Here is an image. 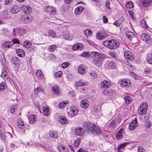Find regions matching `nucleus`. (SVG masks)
<instances>
[{"instance_id":"f257e3e1","label":"nucleus","mask_w":152,"mask_h":152,"mask_svg":"<svg viewBox=\"0 0 152 152\" xmlns=\"http://www.w3.org/2000/svg\"><path fill=\"white\" fill-rule=\"evenodd\" d=\"M83 127L88 133L93 134L94 132L96 125L91 123H84L83 124Z\"/></svg>"},{"instance_id":"f03ea898","label":"nucleus","mask_w":152,"mask_h":152,"mask_svg":"<svg viewBox=\"0 0 152 152\" xmlns=\"http://www.w3.org/2000/svg\"><path fill=\"white\" fill-rule=\"evenodd\" d=\"M148 108V104L146 102H142L139 107L138 114L141 115H144L146 113Z\"/></svg>"},{"instance_id":"7ed1b4c3","label":"nucleus","mask_w":152,"mask_h":152,"mask_svg":"<svg viewBox=\"0 0 152 152\" xmlns=\"http://www.w3.org/2000/svg\"><path fill=\"white\" fill-rule=\"evenodd\" d=\"M124 54L125 58L127 60L132 61L134 59V55L129 50H125L124 51Z\"/></svg>"},{"instance_id":"20e7f679","label":"nucleus","mask_w":152,"mask_h":152,"mask_svg":"<svg viewBox=\"0 0 152 152\" xmlns=\"http://www.w3.org/2000/svg\"><path fill=\"white\" fill-rule=\"evenodd\" d=\"M90 56L94 58H96L100 60H102L104 57V55L99 52H92L90 53Z\"/></svg>"},{"instance_id":"39448f33","label":"nucleus","mask_w":152,"mask_h":152,"mask_svg":"<svg viewBox=\"0 0 152 152\" xmlns=\"http://www.w3.org/2000/svg\"><path fill=\"white\" fill-rule=\"evenodd\" d=\"M119 44V42L117 40H110L109 48L110 49H115L118 47Z\"/></svg>"},{"instance_id":"423d86ee","label":"nucleus","mask_w":152,"mask_h":152,"mask_svg":"<svg viewBox=\"0 0 152 152\" xmlns=\"http://www.w3.org/2000/svg\"><path fill=\"white\" fill-rule=\"evenodd\" d=\"M86 130L84 128L83 129L81 127H77L76 128L75 130V134L79 136L83 135L85 132Z\"/></svg>"},{"instance_id":"0eeeda50","label":"nucleus","mask_w":152,"mask_h":152,"mask_svg":"<svg viewBox=\"0 0 152 152\" xmlns=\"http://www.w3.org/2000/svg\"><path fill=\"white\" fill-rule=\"evenodd\" d=\"M45 10L46 12L52 15H55L56 14V9L55 8L53 7L48 6L45 8Z\"/></svg>"},{"instance_id":"6e6552de","label":"nucleus","mask_w":152,"mask_h":152,"mask_svg":"<svg viewBox=\"0 0 152 152\" xmlns=\"http://www.w3.org/2000/svg\"><path fill=\"white\" fill-rule=\"evenodd\" d=\"M119 83L121 86L126 88L129 87L131 85L129 80L125 79L121 80L119 81Z\"/></svg>"},{"instance_id":"1a4fd4ad","label":"nucleus","mask_w":152,"mask_h":152,"mask_svg":"<svg viewBox=\"0 0 152 152\" xmlns=\"http://www.w3.org/2000/svg\"><path fill=\"white\" fill-rule=\"evenodd\" d=\"M137 118H136L134 119L129 124V127L130 130H134L137 126Z\"/></svg>"},{"instance_id":"9d476101","label":"nucleus","mask_w":152,"mask_h":152,"mask_svg":"<svg viewBox=\"0 0 152 152\" xmlns=\"http://www.w3.org/2000/svg\"><path fill=\"white\" fill-rule=\"evenodd\" d=\"M51 89L53 94L57 95L60 94V91L59 87L57 85H54L51 87Z\"/></svg>"},{"instance_id":"9b49d317","label":"nucleus","mask_w":152,"mask_h":152,"mask_svg":"<svg viewBox=\"0 0 152 152\" xmlns=\"http://www.w3.org/2000/svg\"><path fill=\"white\" fill-rule=\"evenodd\" d=\"M141 37L143 40L147 43H149L151 41L150 37L146 34H142L141 35Z\"/></svg>"},{"instance_id":"f8f14e48","label":"nucleus","mask_w":152,"mask_h":152,"mask_svg":"<svg viewBox=\"0 0 152 152\" xmlns=\"http://www.w3.org/2000/svg\"><path fill=\"white\" fill-rule=\"evenodd\" d=\"M100 86L103 88H107L111 86V84L108 81L105 80L101 83Z\"/></svg>"},{"instance_id":"ddd939ff","label":"nucleus","mask_w":152,"mask_h":152,"mask_svg":"<svg viewBox=\"0 0 152 152\" xmlns=\"http://www.w3.org/2000/svg\"><path fill=\"white\" fill-rule=\"evenodd\" d=\"M70 112L72 116H74L76 115L78 112L77 108L75 106H72L70 107Z\"/></svg>"},{"instance_id":"4468645a","label":"nucleus","mask_w":152,"mask_h":152,"mask_svg":"<svg viewBox=\"0 0 152 152\" xmlns=\"http://www.w3.org/2000/svg\"><path fill=\"white\" fill-rule=\"evenodd\" d=\"M11 61L15 65L19 66L20 63L19 58L15 56H13L11 58Z\"/></svg>"},{"instance_id":"2eb2a0df","label":"nucleus","mask_w":152,"mask_h":152,"mask_svg":"<svg viewBox=\"0 0 152 152\" xmlns=\"http://www.w3.org/2000/svg\"><path fill=\"white\" fill-rule=\"evenodd\" d=\"M80 105L82 107L86 109L89 105L88 102L86 100H82L80 101Z\"/></svg>"},{"instance_id":"dca6fc26","label":"nucleus","mask_w":152,"mask_h":152,"mask_svg":"<svg viewBox=\"0 0 152 152\" xmlns=\"http://www.w3.org/2000/svg\"><path fill=\"white\" fill-rule=\"evenodd\" d=\"M16 52L17 55L20 57H23L25 56V52L24 50L21 49H17Z\"/></svg>"},{"instance_id":"f3484780","label":"nucleus","mask_w":152,"mask_h":152,"mask_svg":"<svg viewBox=\"0 0 152 152\" xmlns=\"http://www.w3.org/2000/svg\"><path fill=\"white\" fill-rule=\"evenodd\" d=\"M13 45V42L11 41H6L2 44V47L4 48H10Z\"/></svg>"},{"instance_id":"a211bd4d","label":"nucleus","mask_w":152,"mask_h":152,"mask_svg":"<svg viewBox=\"0 0 152 152\" xmlns=\"http://www.w3.org/2000/svg\"><path fill=\"white\" fill-rule=\"evenodd\" d=\"M58 121L62 124H67L68 122V120L65 117L61 116L58 118Z\"/></svg>"},{"instance_id":"6ab92c4d","label":"nucleus","mask_w":152,"mask_h":152,"mask_svg":"<svg viewBox=\"0 0 152 152\" xmlns=\"http://www.w3.org/2000/svg\"><path fill=\"white\" fill-rule=\"evenodd\" d=\"M22 11L25 12H29L31 10V7L29 5H22L21 7Z\"/></svg>"},{"instance_id":"aec40b11","label":"nucleus","mask_w":152,"mask_h":152,"mask_svg":"<svg viewBox=\"0 0 152 152\" xmlns=\"http://www.w3.org/2000/svg\"><path fill=\"white\" fill-rule=\"evenodd\" d=\"M42 110L44 114L45 115L48 116L50 114V112L49 108L46 106H44L42 107Z\"/></svg>"},{"instance_id":"412c9836","label":"nucleus","mask_w":152,"mask_h":152,"mask_svg":"<svg viewBox=\"0 0 152 152\" xmlns=\"http://www.w3.org/2000/svg\"><path fill=\"white\" fill-rule=\"evenodd\" d=\"M96 37L98 39L102 40L106 38V35L104 33L99 32L97 33Z\"/></svg>"},{"instance_id":"4be33fe9","label":"nucleus","mask_w":152,"mask_h":152,"mask_svg":"<svg viewBox=\"0 0 152 152\" xmlns=\"http://www.w3.org/2000/svg\"><path fill=\"white\" fill-rule=\"evenodd\" d=\"M63 37L66 39L69 40H71L73 39L72 36L70 35L68 33L65 32L63 34Z\"/></svg>"},{"instance_id":"5701e85b","label":"nucleus","mask_w":152,"mask_h":152,"mask_svg":"<svg viewBox=\"0 0 152 152\" xmlns=\"http://www.w3.org/2000/svg\"><path fill=\"white\" fill-rule=\"evenodd\" d=\"M152 2V0H142L141 3L144 7H148L150 5Z\"/></svg>"},{"instance_id":"b1692460","label":"nucleus","mask_w":152,"mask_h":152,"mask_svg":"<svg viewBox=\"0 0 152 152\" xmlns=\"http://www.w3.org/2000/svg\"><path fill=\"white\" fill-rule=\"evenodd\" d=\"M58 149L60 152H68V149L63 145H60L58 146Z\"/></svg>"},{"instance_id":"393cba45","label":"nucleus","mask_w":152,"mask_h":152,"mask_svg":"<svg viewBox=\"0 0 152 152\" xmlns=\"http://www.w3.org/2000/svg\"><path fill=\"white\" fill-rule=\"evenodd\" d=\"M78 72L82 75H84L85 73V69L83 65H80L78 68Z\"/></svg>"},{"instance_id":"a878e982","label":"nucleus","mask_w":152,"mask_h":152,"mask_svg":"<svg viewBox=\"0 0 152 152\" xmlns=\"http://www.w3.org/2000/svg\"><path fill=\"white\" fill-rule=\"evenodd\" d=\"M83 9L84 7L83 6H78L75 9V13L77 15H78L83 11Z\"/></svg>"},{"instance_id":"bb28decb","label":"nucleus","mask_w":152,"mask_h":152,"mask_svg":"<svg viewBox=\"0 0 152 152\" xmlns=\"http://www.w3.org/2000/svg\"><path fill=\"white\" fill-rule=\"evenodd\" d=\"M126 35L127 37L130 40H132L135 36L134 34L130 31H127L126 32Z\"/></svg>"},{"instance_id":"cd10ccee","label":"nucleus","mask_w":152,"mask_h":152,"mask_svg":"<svg viewBox=\"0 0 152 152\" xmlns=\"http://www.w3.org/2000/svg\"><path fill=\"white\" fill-rule=\"evenodd\" d=\"M19 11V8L17 5H15L11 9L10 12L12 14L17 13Z\"/></svg>"},{"instance_id":"c85d7f7f","label":"nucleus","mask_w":152,"mask_h":152,"mask_svg":"<svg viewBox=\"0 0 152 152\" xmlns=\"http://www.w3.org/2000/svg\"><path fill=\"white\" fill-rule=\"evenodd\" d=\"M124 132L123 129H121L118 132L116 135V138L117 139H120L122 137V134Z\"/></svg>"},{"instance_id":"c756f323","label":"nucleus","mask_w":152,"mask_h":152,"mask_svg":"<svg viewBox=\"0 0 152 152\" xmlns=\"http://www.w3.org/2000/svg\"><path fill=\"white\" fill-rule=\"evenodd\" d=\"M82 48L81 45L80 43H77L74 45L72 47V49L74 50H80Z\"/></svg>"},{"instance_id":"7c9ffc66","label":"nucleus","mask_w":152,"mask_h":152,"mask_svg":"<svg viewBox=\"0 0 152 152\" xmlns=\"http://www.w3.org/2000/svg\"><path fill=\"white\" fill-rule=\"evenodd\" d=\"M124 20V19L123 18H121L117 20L114 22L113 24L116 26H119L121 24H122Z\"/></svg>"},{"instance_id":"2f4dec72","label":"nucleus","mask_w":152,"mask_h":152,"mask_svg":"<svg viewBox=\"0 0 152 152\" xmlns=\"http://www.w3.org/2000/svg\"><path fill=\"white\" fill-rule=\"evenodd\" d=\"M36 75L38 79L39 80L42 79L43 78L42 72L40 70L38 69L37 70L36 72Z\"/></svg>"},{"instance_id":"473e14b6","label":"nucleus","mask_w":152,"mask_h":152,"mask_svg":"<svg viewBox=\"0 0 152 152\" xmlns=\"http://www.w3.org/2000/svg\"><path fill=\"white\" fill-rule=\"evenodd\" d=\"M109 67L112 69H115L116 67V63L113 61H110L108 64Z\"/></svg>"},{"instance_id":"72a5a7b5","label":"nucleus","mask_w":152,"mask_h":152,"mask_svg":"<svg viewBox=\"0 0 152 152\" xmlns=\"http://www.w3.org/2000/svg\"><path fill=\"white\" fill-rule=\"evenodd\" d=\"M88 83L86 82L84 83L82 81H79L76 82L75 83V85L77 86H85L87 85Z\"/></svg>"},{"instance_id":"f704fd0d","label":"nucleus","mask_w":152,"mask_h":152,"mask_svg":"<svg viewBox=\"0 0 152 152\" xmlns=\"http://www.w3.org/2000/svg\"><path fill=\"white\" fill-rule=\"evenodd\" d=\"M35 118L36 115H32L30 116L28 118L29 123L31 124H34L36 121Z\"/></svg>"},{"instance_id":"c9c22d12","label":"nucleus","mask_w":152,"mask_h":152,"mask_svg":"<svg viewBox=\"0 0 152 152\" xmlns=\"http://www.w3.org/2000/svg\"><path fill=\"white\" fill-rule=\"evenodd\" d=\"M18 126L21 129H23L25 126L24 122L20 119L18 120Z\"/></svg>"},{"instance_id":"e433bc0d","label":"nucleus","mask_w":152,"mask_h":152,"mask_svg":"<svg viewBox=\"0 0 152 152\" xmlns=\"http://www.w3.org/2000/svg\"><path fill=\"white\" fill-rule=\"evenodd\" d=\"M147 61L148 63L152 64V53L148 54Z\"/></svg>"},{"instance_id":"4c0bfd02","label":"nucleus","mask_w":152,"mask_h":152,"mask_svg":"<svg viewBox=\"0 0 152 152\" xmlns=\"http://www.w3.org/2000/svg\"><path fill=\"white\" fill-rule=\"evenodd\" d=\"M85 35L86 37L89 36H91L92 34L91 31L89 29H86L84 31Z\"/></svg>"},{"instance_id":"58836bf2","label":"nucleus","mask_w":152,"mask_h":152,"mask_svg":"<svg viewBox=\"0 0 152 152\" xmlns=\"http://www.w3.org/2000/svg\"><path fill=\"white\" fill-rule=\"evenodd\" d=\"M49 135L51 137L55 138H57L58 137V134L55 132H49Z\"/></svg>"},{"instance_id":"ea45409f","label":"nucleus","mask_w":152,"mask_h":152,"mask_svg":"<svg viewBox=\"0 0 152 152\" xmlns=\"http://www.w3.org/2000/svg\"><path fill=\"white\" fill-rule=\"evenodd\" d=\"M21 19H23L24 22L26 23H27L30 22L32 20L31 18H30L29 17H26L24 16H22L21 17Z\"/></svg>"},{"instance_id":"a19ab883","label":"nucleus","mask_w":152,"mask_h":152,"mask_svg":"<svg viewBox=\"0 0 152 152\" xmlns=\"http://www.w3.org/2000/svg\"><path fill=\"white\" fill-rule=\"evenodd\" d=\"M26 30L23 28H20L18 31V34L20 36H23L26 33Z\"/></svg>"},{"instance_id":"79ce46f5","label":"nucleus","mask_w":152,"mask_h":152,"mask_svg":"<svg viewBox=\"0 0 152 152\" xmlns=\"http://www.w3.org/2000/svg\"><path fill=\"white\" fill-rule=\"evenodd\" d=\"M7 75V73L6 72V69L5 68H3L2 69V72L1 75V76L3 77L4 79H5V78L4 77H6V78L7 79V77H6Z\"/></svg>"},{"instance_id":"37998d69","label":"nucleus","mask_w":152,"mask_h":152,"mask_svg":"<svg viewBox=\"0 0 152 152\" xmlns=\"http://www.w3.org/2000/svg\"><path fill=\"white\" fill-rule=\"evenodd\" d=\"M23 45L26 48H28L31 46V43L29 41H26L23 42Z\"/></svg>"},{"instance_id":"c03bdc74","label":"nucleus","mask_w":152,"mask_h":152,"mask_svg":"<svg viewBox=\"0 0 152 152\" xmlns=\"http://www.w3.org/2000/svg\"><path fill=\"white\" fill-rule=\"evenodd\" d=\"M80 142V139H77L75 142L73 144V147L74 148H77L78 147Z\"/></svg>"},{"instance_id":"a18cd8bd","label":"nucleus","mask_w":152,"mask_h":152,"mask_svg":"<svg viewBox=\"0 0 152 152\" xmlns=\"http://www.w3.org/2000/svg\"><path fill=\"white\" fill-rule=\"evenodd\" d=\"M89 76L92 78H95L97 77V75L95 72L92 71L89 73Z\"/></svg>"},{"instance_id":"49530a36","label":"nucleus","mask_w":152,"mask_h":152,"mask_svg":"<svg viewBox=\"0 0 152 152\" xmlns=\"http://www.w3.org/2000/svg\"><path fill=\"white\" fill-rule=\"evenodd\" d=\"M57 47L55 45H50L48 49L50 52H53L55 50Z\"/></svg>"},{"instance_id":"de8ad7c7","label":"nucleus","mask_w":152,"mask_h":152,"mask_svg":"<svg viewBox=\"0 0 152 152\" xmlns=\"http://www.w3.org/2000/svg\"><path fill=\"white\" fill-rule=\"evenodd\" d=\"M49 35L52 37H55L56 34L55 31L52 30H50L48 31Z\"/></svg>"},{"instance_id":"09e8293b","label":"nucleus","mask_w":152,"mask_h":152,"mask_svg":"<svg viewBox=\"0 0 152 152\" xmlns=\"http://www.w3.org/2000/svg\"><path fill=\"white\" fill-rule=\"evenodd\" d=\"M126 6L128 8H132L133 7V4L132 2L129 1L126 3Z\"/></svg>"},{"instance_id":"8fccbe9b","label":"nucleus","mask_w":152,"mask_h":152,"mask_svg":"<svg viewBox=\"0 0 152 152\" xmlns=\"http://www.w3.org/2000/svg\"><path fill=\"white\" fill-rule=\"evenodd\" d=\"M5 84L3 82L0 83V91H2L6 88Z\"/></svg>"},{"instance_id":"3c124183","label":"nucleus","mask_w":152,"mask_h":152,"mask_svg":"<svg viewBox=\"0 0 152 152\" xmlns=\"http://www.w3.org/2000/svg\"><path fill=\"white\" fill-rule=\"evenodd\" d=\"M129 144V143H124L123 144H121L118 146V149H123V148L125 147L127 145Z\"/></svg>"},{"instance_id":"603ef678","label":"nucleus","mask_w":152,"mask_h":152,"mask_svg":"<svg viewBox=\"0 0 152 152\" xmlns=\"http://www.w3.org/2000/svg\"><path fill=\"white\" fill-rule=\"evenodd\" d=\"M100 60L96 58H94L92 61V63L95 65H98L99 64Z\"/></svg>"},{"instance_id":"864d4df0","label":"nucleus","mask_w":152,"mask_h":152,"mask_svg":"<svg viewBox=\"0 0 152 152\" xmlns=\"http://www.w3.org/2000/svg\"><path fill=\"white\" fill-rule=\"evenodd\" d=\"M63 74L62 72L61 71H59L55 73L54 75L56 77H61Z\"/></svg>"},{"instance_id":"5fc2aeb1","label":"nucleus","mask_w":152,"mask_h":152,"mask_svg":"<svg viewBox=\"0 0 152 152\" xmlns=\"http://www.w3.org/2000/svg\"><path fill=\"white\" fill-rule=\"evenodd\" d=\"M0 137L2 140H5L6 138L5 134L4 132L1 130H0Z\"/></svg>"},{"instance_id":"6e6d98bb","label":"nucleus","mask_w":152,"mask_h":152,"mask_svg":"<svg viewBox=\"0 0 152 152\" xmlns=\"http://www.w3.org/2000/svg\"><path fill=\"white\" fill-rule=\"evenodd\" d=\"M101 132V129L100 128H95L94 132L93 134L94 135L98 134H100Z\"/></svg>"},{"instance_id":"4d7b16f0","label":"nucleus","mask_w":152,"mask_h":152,"mask_svg":"<svg viewBox=\"0 0 152 152\" xmlns=\"http://www.w3.org/2000/svg\"><path fill=\"white\" fill-rule=\"evenodd\" d=\"M66 104V103L65 102H61L59 104V107L60 109H62L64 107Z\"/></svg>"},{"instance_id":"13d9d810","label":"nucleus","mask_w":152,"mask_h":152,"mask_svg":"<svg viewBox=\"0 0 152 152\" xmlns=\"http://www.w3.org/2000/svg\"><path fill=\"white\" fill-rule=\"evenodd\" d=\"M124 100L126 104H129L131 102V98L128 96H126L124 97Z\"/></svg>"},{"instance_id":"bf43d9fd","label":"nucleus","mask_w":152,"mask_h":152,"mask_svg":"<svg viewBox=\"0 0 152 152\" xmlns=\"http://www.w3.org/2000/svg\"><path fill=\"white\" fill-rule=\"evenodd\" d=\"M110 42V40L104 41L103 42V45L104 46L107 47L108 48H109Z\"/></svg>"},{"instance_id":"052dcab7","label":"nucleus","mask_w":152,"mask_h":152,"mask_svg":"<svg viewBox=\"0 0 152 152\" xmlns=\"http://www.w3.org/2000/svg\"><path fill=\"white\" fill-rule=\"evenodd\" d=\"M16 106L13 105L10 109V111L11 113L12 114H14L15 111L16 110Z\"/></svg>"},{"instance_id":"680f3d73","label":"nucleus","mask_w":152,"mask_h":152,"mask_svg":"<svg viewBox=\"0 0 152 152\" xmlns=\"http://www.w3.org/2000/svg\"><path fill=\"white\" fill-rule=\"evenodd\" d=\"M70 64L69 62H65L63 63L61 65V67L63 68H65L68 67Z\"/></svg>"},{"instance_id":"e2e57ef3","label":"nucleus","mask_w":152,"mask_h":152,"mask_svg":"<svg viewBox=\"0 0 152 152\" xmlns=\"http://www.w3.org/2000/svg\"><path fill=\"white\" fill-rule=\"evenodd\" d=\"M116 122L115 121H112L109 125V126L110 128H114L116 126Z\"/></svg>"},{"instance_id":"0e129e2a","label":"nucleus","mask_w":152,"mask_h":152,"mask_svg":"<svg viewBox=\"0 0 152 152\" xmlns=\"http://www.w3.org/2000/svg\"><path fill=\"white\" fill-rule=\"evenodd\" d=\"M43 91V88H40L38 87L34 91V92L35 94H37L38 92H42Z\"/></svg>"},{"instance_id":"69168bd1","label":"nucleus","mask_w":152,"mask_h":152,"mask_svg":"<svg viewBox=\"0 0 152 152\" xmlns=\"http://www.w3.org/2000/svg\"><path fill=\"white\" fill-rule=\"evenodd\" d=\"M141 24L145 28H147L148 27V26L146 23V22L145 21L143 20H142L141 22Z\"/></svg>"},{"instance_id":"338daca9","label":"nucleus","mask_w":152,"mask_h":152,"mask_svg":"<svg viewBox=\"0 0 152 152\" xmlns=\"http://www.w3.org/2000/svg\"><path fill=\"white\" fill-rule=\"evenodd\" d=\"M81 55L82 57H85L86 58H88L89 57V54L87 52H83V53H81Z\"/></svg>"},{"instance_id":"774afa93","label":"nucleus","mask_w":152,"mask_h":152,"mask_svg":"<svg viewBox=\"0 0 152 152\" xmlns=\"http://www.w3.org/2000/svg\"><path fill=\"white\" fill-rule=\"evenodd\" d=\"M138 152H145V150L142 146H139L138 148Z\"/></svg>"}]
</instances>
